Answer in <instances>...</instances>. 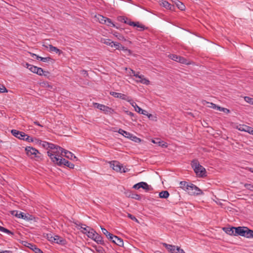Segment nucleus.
I'll use <instances>...</instances> for the list:
<instances>
[{"instance_id":"nucleus-33","label":"nucleus","mask_w":253,"mask_h":253,"mask_svg":"<svg viewBox=\"0 0 253 253\" xmlns=\"http://www.w3.org/2000/svg\"><path fill=\"white\" fill-rule=\"evenodd\" d=\"M36 73L40 76L44 75V76H46L48 74V72L44 71L41 68L37 67Z\"/></svg>"},{"instance_id":"nucleus-40","label":"nucleus","mask_w":253,"mask_h":253,"mask_svg":"<svg viewBox=\"0 0 253 253\" xmlns=\"http://www.w3.org/2000/svg\"><path fill=\"white\" fill-rule=\"evenodd\" d=\"M26 66L31 72H32L34 73H36V70H37V69L38 67L32 65H30V64H29L28 63H26Z\"/></svg>"},{"instance_id":"nucleus-60","label":"nucleus","mask_w":253,"mask_h":253,"mask_svg":"<svg viewBox=\"0 0 253 253\" xmlns=\"http://www.w3.org/2000/svg\"><path fill=\"white\" fill-rule=\"evenodd\" d=\"M145 115L147 116L149 119L152 120H154L155 119H156V117L154 116L153 115L148 114V112H147V115Z\"/></svg>"},{"instance_id":"nucleus-46","label":"nucleus","mask_w":253,"mask_h":253,"mask_svg":"<svg viewBox=\"0 0 253 253\" xmlns=\"http://www.w3.org/2000/svg\"><path fill=\"white\" fill-rule=\"evenodd\" d=\"M105 24L109 26H112L113 27H116L115 25L111 21V19L108 18L106 19V22Z\"/></svg>"},{"instance_id":"nucleus-41","label":"nucleus","mask_w":253,"mask_h":253,"mask_svg":"<svg viewBox=\"0 0 253 253\" xmlns=\"http://www.w3.org/2000/svg\"><path fill=\"white\" fill-rule=\"evenodd\" d=\"M97 18L100 23L103 24H105L106 19L107 18V17H104L103 16L101 15H98V16L97 17Z\"/></svg>"},{"instance_id":"nucleus-26","label":"nucleus","mask_w":253,"mask_h":253,"mask_svg":"<svg viewBox=\"0 0 253 253\" xmlns=\"http://www.w3.org/2000/svg\"><path fill=\"white\" fill-rule=\"evenodd\" d=\"M75 224L77 226L81 227L82 229L81 232L84 234H87V232H88V226H86L85 224H83L82 223H78L77 222H75Z\"/></svg>"},{"instance_id":"nucleus-35","label":"nucleus","mask_w":253,"mask_h":253,"mask_svg":"<svg viewBox=\"0 0 253 253\" xmlns=\"http://www.w3.org/2000/svg\"><path fill=\"white\" fill-rule=\"evenodd\" d=\"M152 142L155 144H158L159 146H161L163 147H166L167 145L166 143L163 141H161L159 138H156L155 140H153Z\"/></svg>"},{"instance_id":"nucleus-22","label":"nucleus","mask_w":253,"mask_h":253,"mask_svg":"<svg viewBox=\"0 0 253 253\" xmlns=\"http://www.w3.org/2000/svg\"><path fill=\"white\" fill-rule=\"evenodd\" d=\"M93 240L95 241L97 244L102 245L103 246L106 245V244L103 240V238L101 237V235H100L98 233H97V234L96 235Z\"/></svg>"},{"instance_id":"nucleus-37","label":"nucleus","mask_w":253,"mask_h":253,"mask_svg":"<svg viewBox=\"0 0 253 253\" xmlns=\"http://www.w3.org/2000/svg\"><path fill=\"white\" fill-rule=\"evenodd\" d=\"M101 42L107 45L113 47V41H111V40L110 39H102L101 40Z\"/></svg>"},{"instance_id":"nucleus-16","label":"nucleus","mask_w":253,"mask_h":253,"mask_svg":"<svg viewBox=\"0 0 253 253\" xmlns=\"http://www.w3.org/2000/svg\"><path fill=\"white\" fill-rule=\"evenodd\" d=\"M236 228L235 227H223L222 229L226 234L229 235L236 236L235 234Z\"/></svg>"},{"instance_id":"nucleus-59","label":"nucleus","mask_w":253,"mask_h":253,"mask_svg":"<svg viewBox=\"0 0 253 253\" xmlns=\"http://www.w3.org/2000/svg\"><path fill=\"white\" fill-rule=\"evenodd\" d=\"M5 92H7V90L5 87L3 85H0V92L3 93Z\"/></svg>"},{"instance_id":"nucleus-12","label":"nucleus","mask_w":253,"mask_h":253,"mask_svg":"<svg viewBox=\"0 0 253 253\" xmlns=\"http://www.w3.org/2000/svg\"><path fill=\"white\" fill-rule=\"evenodd\" d=\"M247 227L238 226L236 228L235 234L237 236H241L245 237Z\"/></svg>"},{"instance_id":"nucleus-29","label":"nucleus","mask_w":253,"mask_h":253,"mask_svg":"<svg viewBox=\"0 0 253 253\" xmlns=\"http://www.w3.org/2000/svg\"><path fill=\"white\" fill-rule=\"evenodd\" d=\"M49 50L50 52H55L57 53H58L59 55L61 54L62 53V51L57 47L53 46L51 44L49 45Z\"/></svg>"},{"instance_id":"nucleus-43","label":"nucleus","mask_w":253,"mask_h":253,"mask_svg":"<svg viewBox=\"0 0 253 253\" xmlns=\"http://www.w3.org/2000/svg\"><path fill=\"white\" fill-rule=\"evenodd\" d=\"M0 231L5 233L9 235H13V233L10 230H8L6 228H5L1 226H0Z\"/></svg>"},{"instance_id":"nucleus-64","label":"nucleus","mask_w":253,"mask_h":253,"mask_svg":"<svg viewBox=\"0 0 253 253\" xmlns=\"http://www.w3.org/2000/svg\"><path fill=\"white\" fill-rule=\"evenodd\" d=\"M177 253H185L184 251L181 249L180 247H178L177 248Z\"/></svg>"},{"instance_id":"nucleus-58","label":"nucleus","mask_w":253,"mask_h":253,"mask_svg":"<svg viewBox=\"0 0 253 253\" xmlns=\"http://www.w3.org/2000/svg\"><path fill=\"white\" fill-rule=\"evenodd\" d=\"M19 212L17 211H11V213L12 215L17 217L18 218V216H19Z\"/></svg>"},{"instance_id":"nucleus-38","label":"nucleus","mask_w":253,"mask_h":253,"mask_svg":"<svg viewBox=\"0 0 253 253\" xmlns=\"http://www.w3.org/2000/svg\"><path fill=\"white\" fill-rule=\"evenodd\" d=\"M169 194L168 191H162L159 193V197L161 198L166 199L169 197Z\"/></svg>"},{"instance_id":"nucleus-6","label":"nucleus","mask_w":253,"mask_h":253,"mask_svg":"<svg viewBox=\"0 0 253 253\" xmlns=\"http://www.w3.org/2000/svg\"><path fill=\"white\" fill-rule=\"evenodd\" d=\"M140 188L144 189L146 191H149L152 189V188L150 185H149L146 182H140L138 183L134 184L133 186V188L135 189H139Z\"/></svg>"},{"instance_id":"nucleus-19","label":"nucleus","mask_w":253,"mask_h":253,"mask_svg":"<svg viewBox=\"0 0 253 253\" xmlns=\"http://www.w3.org/2000/svg\"><path fill=\"white\" fill-rule=\"evenodd\" d=\"M27 245H26L27 247L33 250L35 253H43L42 251L39 248H38L36 245L26 243Z\"/></svg>"},{"instance_id":"nucleus-30","label":"nucleus","mask_w":253,"mask_h":253,"mask_svg":"<svg viewBox=\"0 0 253 253\" xmlns=\"http://www.w3.org/2000/svg\"><path fill=\"white\" fill-rule=\"evenodd\" d=\"M174 4L176 5L178 9L181 10H184L185 9L184 4L179 0H175L174 1Z\"/></svg>"},{"instance_id":"nucleus-18","label":"nucleus","mask_w":253,"mask_h":253,"mask_svg":"<svg viewBox=\"0 0 253 253\" xmlns=\"http://www.w3.org/2000/svg\"><path fill=\"white\" fill-rule=\"evenodd\" d=\"M134 76L139 79L140 80L137 81L142 84H149V81L144 78V76L139 75L138 73H135V74H134Z\"/></svg>"},{"instance_id":"nucleus-34","label":"nucleus","mask_w":253,"mask_h":253,"mask_svg":"<svg viewBox=\"0 0 253 253\" xmlns=\"http://www.w3.org/2000/svg\"><path fill=\"white\" fill-rule=\"evenodd\" d=\"M246 232V238H253V230L250 229L247 227Z\"/></svg>"},{"instance_id":"nucleus-55","label":"nucleus","mask_w":253,"mask_h":253,"mask_svg":"<svg viewBox=\"0 0 253 253\" xmlns=\"http://www.w3.org/2000/svg\"><path fill=\"white\" fill-rule=\"evenodd\" d=\"M51 60H52V59L49 57H42V58H41V61H42V62H48Z\"/></svg>"},{"instance_id":"nucleus-56","label":"nucleus","mask_w":253,"mask_h":253,"mask_svg":"<svg viewBox=\"0 0 253 253\" xmlns=\"http://www.w3.org/2000/svg\"><path fill=\"white\" fill-rule=\"evenodd\" d=\"M102 231L103 233L106 235V236H108V235H109L110 232H109L105 228L103 227H101Z\"/></svg>"},{"instance_id":"nucleus-24","label":"nucleus","mask_w":253,"mask_h":253,"mask_svg":"<svg viewBox=\"0 0 253 253\" xmlns=\"http://www.w3.org/2000/svg\"><path fill=\"white\" fill-rule=\"evenodd\" d=\"M88 232H87V233L86 234V235L87 237L92 240H94V237H95L97 233L94 231V229L92 228H91L90 227H88Z\"/></svg>"},{"instance_id":"nucleus-13","label":"nucleus","mask_w":253,"mask_h":253,"mask_svg":"<svg viewBox=\"0 0 253 253\" xmlns=\"http://www.w3.org/2000/svg\"><path fill=\"white\" fill-rule=\"evenodd\" d=\"M118 132L121 134H122L124 136H125V137H126V138H129L131 140H133V139L132 138V137H133V138H137L138 139L139 141H140V139L138 138H137L136 136H134L132 134L128 132H127L121 128H120L118 130Z\"/></svg>"},{"instance_id":"nucleus-25","label":"nucleus","mask_w":253,"mask_h":253,"mask_svg":"<svg viewBox=\"0 0 253 253\" xmlns=\"http://www.w3.org/2000/svg\"><path fill=\"white\" fill-rule=\"evenodd\" d=\"M127 24L130 26H133L134 27L139 28L140 29V31H143L145 29V26L143 25H140L139 22H134L129 20Z\"/></svg>"},{"instance_id":"nucleus-44","label":"nucleus","mask_w":253,"mask_h":253,"mask_svg":"<svg viewBox=\"0 0 253 253\" xmlns=\"http://www.w3.org/2000/svg\"><path fill=\"white\" fill-rule=\"evenodd\" d=\"M113 35L120 41H126L125 37L118 32H115Z\"/></svg>"},{"instance_id":"nucleus-14","label":"nucleus","mask_w":253,"mask_h":253,"mask_svg":"<svg viewBox=\"0 0 253 253\" xmlns=\"http://www.w3.org/2000/svg\"><path fill=\"white\" fill-rule=\"evenodd\" d=\"M163 245L171 253H177V248L178 246L168 244L165 243H163Z\"/></svg>"},{"instance_id":"nucleus-48","label":"nucleus","mask_w":253,"mask_h":253,"mask_svg":"<svg viewBox=\"0 0 253 253\" xmlns=\"http://www.w3.org/2000/svg\"><path fill=\"white\" fill-rule=\"evenodd\" d=\"M118 19L119 21L121 22H123L126 24H127V23H128L129 21L128 19L125 16H120L118 18Z\"/></svg>"},{"instance_id":"nucleus-57","label":"nucleus","mask_w":253,"mask_h":253,"mask_svg":"<svg viewBox=\"0 0 253 253\" xmlns=\"http://www.w3.org/2000/svg\"><path fill=\"white\" fill-rule=\"evenodd\" d=\"M26 140L28 142H34L35 140V139H34V138L31 137L30 136H29V135L26 134Z\"/></svg>"},{"instance_id":"nucleus-10","label":"nucleus","mask_w":253,"mask_h":253,"mask_svg":"<svg viewBox=\"0 0 253 253\" xmlns=\"http://www.w3.org/2000/svg\"><path fill=\"white\" fill-rule=\"evenodd\" d=\"M129 102L134 108L135 111L143 115H147V111L142 109L132 99H130Z\"/></svg>"},{"instance_id":"nucleus-8","label":"nucleus","mask_w":253,"mask_h":253,"mask_svg":"<svg viewBox=\"0 0 253 253\" xmlns=\"http://www.w3.org/2000/svg\"><path fill=\"white\" fill-rule=\"evenodd\" d=\"M47 153L51 161L53 157H55L56 158H59L61 157V155H63V153H61V150L59 149H55L53 151H48L47 152Z\"/></svg>"},{"instance_id":"nucleus-63","label":"nucleus","mask_w":253,"mask_h":253,"mask_svg":"<svg viewBox=\"0 0 253 253\" xmlns=\"http://www.w3.org/2000/svg\"><path fill=\"white\" fill-rule=\"evenodd\" d=\"M31 56L32 57H36L37 59H38V60L40 59V60H41V58H42V57L39 56V55H36V54H34V53H31Z\"/></svg>"},{"instance_id":"nucleus-52","label":"nucleus","mask_w":253,"mask_h":253,"mask_svg":"<svg viewBox=\"0 0 253 253\" xmlns=\"http://www.w3.org/2000/svg\"><path fill=\"white\" fill-rule=\"evenodd\" d=\"M244 186L247 189L253 191V184L246 183L244 184Z\"/></svg>"},{"instance_id":"nucleus-15","label":"nucleus","mask_w":253,"mask_h":253,"mask_svg":"<svg viewBox=\"0 0 253 253\" xmlns=\"http://www.w3.org/2000/svg\"><path fill=\"white\" fill-rule=\"evenodd\" d=\"M12 134L19 139H21L22 137H25L26 134L22 131L16 129H12L11 131Z\"/></svg>"},{"instance_id":"nucleus-53","label":"nucleus","mask_w":253,"mask_h":253,"mask_svg":"<svg viewBox=\"0 0 253 253\" xmlns=\"http://www.w3.org/2000/svg\"><path fill=\"white\" fill-rule=\"evenodd\" d=\"M127 217L132 219V220H134L136 222H138V220L133 215L130 213H127Z\"/></svg>"},{"instance_id":"nucleus-17","label":"nucleus","mask_w":253,"mask_h":253,"mask_svg":"<svg viewBox=\"0 0 253 253\" xmlns=\"http://www.w3.org/2000/svg\"><path fill=\"white\" fill-rule=\"evenodd\" d=\"M160 4L163 6V7L171 10H173L174 8L173 5L169 3L167 1L164 0H161L160 1Z\"/></svg>"},{"instance_id":"nucleus-7","label":"nucleus","mask_w":253,"mask_h":253,"mask_svg":"<svg viewBox=\"0 0 253 253\" xmlns=\"http://www.w3.org/2000/svg\"><path fill=\"white\" fill-rule=\"evenodd\" d=\"M169 58L173 61L179 62L182 64H189L187 59L180 56H178L175 54H170L169 55Z\"/></svg>"},{"instance_id":"nucleus-9","label":"nucleus","mask_w":253,"mask_h":253,"mask_svg":"<svg viewBox=\"0 0 253 253\" xmlns=\"http://www.w3.org/2000/svg\"><path fill=\"white\" fill-rule=\"evenodd\" d=\"M52 162L59 166H65V164H66V162H68V161L63 158L62 156L59 158H56L55 157H53L52 158Z\"/></svg>"},{"instance_id":"nucleus-3","label":"nucleus","mask_w":253,"mask_h":253,"mask_svg":"<svg viewBox=\"0 0 253 253\" xmlns=\"http://www.w3.org/2000/svg\"><path fill=\"white\" fill-rule=\"evenodd\" d=\"M25 151L26 152L27 155L29 156L34 155L35 157L37 158V159L41 158V153L35 148L27 146L25 148Z\"/></svg>"},{"instance_id":"nucleus-28","label":"nucleus","mask_w":253,"mask_h":253,"mask_svg":"<svg viewBox=\"0 0 253 253\" xmlns=\"http://www.w3.org/2000/svg\"><path fill=\"white\" fill-rule=\"evenodd\" d=\"M113 46L116 47V48L117 49L126 50H127V51H128L129 52H130L129 50H128L125 47L122 46V44L121 43H120L119 42H113Z\"/></svg>"},{"instance_id":"nucleus-20","label":"nucleus","mask_w":253,"mask_h":253,"mask_svg":"<svg viewBox=\"0 0 253 253\" xmlns=\"http://www.w3.org/2000/svg\"><path fill=\"white\" fill-rule=\"evenodd\" d=\"M61 153H64V154L63 155V156L71 160H72L73 158H77L76 157L74 156V155L72 153L64 149L63 151H61Z\"/></svg>"},{"instance_id":"nucleus-39","label":"nucleus","mask_w":253,"mask_h":253,"mask_svg":"<svg viewBox=\"0 0 253 253\" xmlns=\"http://www.w3.org/2000/svg\"><path fill=\"white\" fill-rule=\"evenodd\" d=\"M48 148H49L52 151H53L55 149H59V150H61V151L63 150V149L62 148H61V147H60L58 145H56L54 144L50 143H49V147H48Z\"/></svg>"},{"instance_id":"nucleus-31","label":"nucleus","mask_w":253,"mask_h":253,"mask_svg":"<svg viewBox=\"0 0 253 253\" xmlns=\"http://www.w3.org/2000/svg\"><path fill=\"white\" fill-rule=\"evenodd\" d=\"M179 185L180 188L187 191V188H189L190 183L189 184L186 181H183L180 182Z\"/></svg>"},{"instance_id":"nucleus-54","label":"nucleus","mask_w":253,"mask_h":253,"mask_svg":"<svg viewBox=\"0 0 253 253\" xmlns=\"http://www.w3.org/2000/svg\"><path fill=\"white\" fill-rule=\"evenodd\" d=\"M65 166H66L70 169H74L75 165L68 161V162H66V164H65Z\"/></svg>"},{"instance_id":"nucleus-50","label":"nucleus","mask_w":253,"mask_h":253,"mask_svg":"<svg viewBox=\"0 0 253 253\" xmlns=\"http://www.w3.org/2000/svg\"><path fill=\"white\" fill-rule=\"evenodd\" d=\"M206 103L208 104H209V105L208 106L209 107L211 108L214 109H216L218 110V108L219 107V106L216 105V104L213 103H210L206 101Z\"/></svg>"},{"instance_id":"nucleus-51","label":"nucleus","mask_w":253,"mask_h":253,"mask_svg":"<svg viewBox=\"0 0 253 253\" xmlns=\"http://www.w3.org/2000/svg\"><path fill=\"white\" fill-rule=\"evenodd\" d=\"M218 110L220 111H222L227 114L229 113L230 112V111L228 109L223 108L220 106L219 108H218Z\"/></svg>"},{"instance_id":"nucleus-23","label":"nucleus","mask_w":253,"mask_h":253,"mask_svg":"<svg viewBox=\"0 0 253 253\" xmlns=\"http://www.w3.org/2000/svg\"><path fill=\"white\" fill-rule=\"evenodd\" d=\"M112 242L120 247H123L124 246V242L123 239L119 238L117 236L114 237V239L113 240Z\"/></svg>"},{"instance_id":"nucleus-47","label":"nucleus","mask_w":253,"mask_h":253,"mask_svg":"<svg viewBox=\"0 0 253 253\" xmlns=\"http://www.w3.org/2000/svg\"><path fill=\"white\" fill-rule=\"evenodd\" d=\"M42 86L49 88V89H52V86L49 84L48 82H42L41 83Z\"/></svg>"},{"instance_id":"nucleus-42","label":"nucleus","mask_w":253,"mask_h":253,"mask_svg":"<svg viewBox=\"0 0 253 253\" xmlns=\"http://www.w3.org/2000/svg\"><path fill=\"white\" fill-rule=\"evenodd\" d=\"M128 197H130L132 199H136L139 200L141 199V197L139 195L135 194V193H131L128 196Z\"/></svg>"},{"instance_id":"nucleus-4","label":"nucleus","mask_w":253,"mask_h":253,"mask_svg":"<svg viewBox=\"0 0 253 253\" xmlns=\"http://www.w3.org/2000/svg\"><path fill=\"white\" fill-rule=\"evenodd\" d=\"M93 106L94 107L103 111L105 114H112L114 112V110L112 108L98 103H93Z\"/></svg>"},{"instance_id":"nucleus-1","label":"nucleus","mask_w":253,"mask_h":253,"mask_svg":"<svg viewBox=\"0 0 253 253\" xmlns=\"http://www.w3.org/2000/svg\"><path fill=\"white\" fill-rule=\"evenodd\" d=\"M191 167L196 173V175L200 177H204L206 176V169L201 166L197 160H193L191 162Z\"/></svg>"},{"instance_id":"nucleus-2","label":"nucleus","mask_w":253,"mask_h":253,"mask_svg":"<svg viewBox=\"0 0 253 253\" xmlns=\"http://www.w3.org/2000/svg\"><path fill=\"white\" fill-rule=\"evenodd\" d=\"M187 192L190 195H200L203 194L200 189L192 183H190L189 188H187Z\"/></svg>"},{"instance_id":"nucleus-11","label":"nucleus","mask_w":253,"mask_h":253,"mask_svg":"<svg viewBox=\"0 0 253 253\" xmlns=\"http://www.w3.org/2000/svg\"><path fill=\"white\" fill-rule=\"evenodd\" d=\"M110 94L115 97L121 98L123 100H126L128 102L130 101V99L129 98V97L124 94L114 91L110 92Z\"/></svg>"},{"instance_id":"nucleus-61","label":"nucleus","mask_w":253,"mask_h":253,"mask_svg":"<svg viewBox=\"0 0 253 253\" xmlns=\"http://www.w3.org/2000/svg\"><path fill=\"white\" fill-rule=\"evenodd\" d=\"M25 213H24V212H23L21 211H19V213L18 214V215H19L18 218H22V219H24V214H25Z\"/></svg>"},{"instance_id":"nucleus-36","label":"nucleus","mask_w":253,"mask_h":253,"mask_svg":"<svg viewBox=\"0 0 253 253\" xmlns=\"http://www.w3.org/2000/svg\"><path fill=\"white\" fill-rule=\"evenodd\" d=\"M54 243H57V244H63L64 242V240L62 239L61 238H60L58 236H55L53 237V240Z\"/></svg>"},{"instance_id":"nucleus-49","label":"nucleus","mask_w":253,"mask_h":253,"mask_svg":"<svg viewBox=\"0 0 253 253\" xmlns=\"http://www.w3.org/2000/svg\"><path fill=\"white\" fill-rule=\"evenodd\" d=\"M244 100L250 104L253 105V98L249 96H245Z\"/></svg>"},{"instance_id":"nucleus-62","label":"nucleus","mask_w":253,"mask_h":253,"mask_svg":"<svg viewBox=\"0 0 253 253\" xmlns=\"http://www.w3.org/2000/svg\"><path fill=\"white\" fill-rule=\"evenodd\" d=\"M106 237L112 242L113 240L114 239V237H115V235H114L113 234L110 233L109 235H108V236Z\"/></svg>"},{"instance_id":"nucleus-32","label":"nucleus","mask_w":253,"mask_h":253,"mask_svg":"<svg viewBox=\"0 0 253 253\" xmlns=\"http://www.w3.org/2000/svg\"><path fill=\"white\" fill-rule=\"evenodd\" d=\"M35 141L36 143H39L40 145H42V146L45 148L48 149L49 147V143L44 141H42L40 140H38L37 139H35Z\"/></svg>"},{"instance_id":"nucleus-27","label":"nucleus","mask_w":253,"mask_h":253,"mask_svg":"<svg viewBox=\"0 0 253 253\" xmlns=\"http://www.w3.org/2000/svg\"><path fill=\"white\" fill-rule=\"evenodd\" d=\"M252 127H250L249 126H246V125H239L237 126V128L242 131H245L248 132L249 133L250 130H251Z\"/></svg>"},{"instance_id":"nucleus-5","label":"nucleus","mask_w":253,"mask_h":253,"mask_svg":"<svg viewBox=\"0 0 253 253\" xmlns=\"http://www.w3.org/2000/svg\"><path fill=\"white\" fill-rule=\"evenodd\" d=\"M110 164L112 169L116 171L121 172H126L125 168H124L118 161H111Z\"/></svg>"},{"instance_id":"nucleus-45","label":"nucleus","mask_w":253,"mask_h":253,"mask_svg":"<svg viewBox=\"0 0 253 253\" xmlns=\"http://www.w3.org/2000/svg\"><path fill=\"white\" fill-rule=\"evenodd\" d=\"M94 247L96 251L98 253H106L105 250L102 247H101L100 246H96Z\"/></svg>"},{"instance_id":"nucleus-21","label":"nucleus","mask_w":253,"mask_h":253,"mask_svg":"<svg viewBox=\"0 0 253 253\" xmlns=\"http://www.w3.org/2000/svg\"><path fill=\"white\" fill-rule=\"evenodd\" d=\"M37 217H36L34 215L30 214L28 213H26L25 214H24V220L28 221H34L37 222Z\"/></svg>"}]
</instances>
